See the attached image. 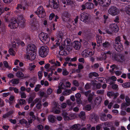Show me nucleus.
I'll return each instance as SVG.
<instances>
[{"label":"nucleus","mask_w":130,"mask_h":130,"mask_svg":"<svg viewBox=\"0 0 130 130\" xmlns=\"http://www.w3.org/2000/svg\"><path fill=\"white\" fill-rule=\"evenodd\" d=\"M69 74V72L67 71L66 69H63L62 72V74L64 76L67 75Z\"/></svg>","instance_id":"nucleus-39"},{"label":"nucleus","mask_w":130,"mask_h":130,"mask_svg":"<svg viewBox=\"0 0 130 130\" xmlns=\"http://www.w3.org/2000/svg\"><path fill=\"white\" fill-rule=\"evenodd\" d=\"M120 37L118 36L116 38L115 43L120 42Z\"/></svg>","instance_id":"nucleus-57"},{"label":"nucleus","mask_w":130,"mask_h":130,"mask_svg":"<svg viewBox=\"0 0 130 130\" xmlns=\"http://www.w3.org/2000/svg\"><path fill=\"white\" fill-rule=\"evenodd\" d=\"M36 106L37 108L39 109L41 108V103L39 102L37 104Z\"/></svg>","instance_id":"nucleus-53"},{"label":"nucleus","mask_w":130,"mask_h":130,"mask_svg":"<svg viewBox=\"0 0 130 130\" xmlns=\"http://www.w3.org/2000/svg\"><path fill=\"white\" fill-rule=\"evenodd\" d=\"M71 92L72 91L70 89L68 90L63 91L62 92V95H67L71 94Z\"/></svg>","instance_id":"nucleus-25"},{"label":"nucleus","mask_w":130,"mask_h":130,"mask_svg":"<svg viewBox=\"0 0 130 130\" xmlns=\"http://www.w3.org/2000/svg\"><path fill=\"white\" fill-rule=\"evenodd\" d=\"M96 41L98 44H99L100 45L101 44L102 40L101 39V37L99 35H97L96 38Z\"/></svg>","instance_id":"nucleus-23"},{"label":"nucleus","mask_w":130,"mask_h":130,"mask_svg":"<svg viewBox=\"0 0 130 130\" xmlns=\"http://www.w3.org/2000/svg\"><path fill=\"white\" fill-rule=\"evenodd\" d=\"M119 18L118 16H117L115 18V19L114 20V21L116 23L119 22Z\"/></svg>","instance_id":"nucleus-62"},{"label":"nucleus","mask_w":130,"mask_h":130,"mask_svg":"<svg viewBox=\"0 0 130 130\" xmlns=\"http://www.w3.org/2000/svg\"><path fill=\"white\" fill-rule=\"evenodd\" d=\"M8 77L10 78H12L14 77V75L11 73L7 75Z\"/></svg>","instance_id":"nucleus-63"},{"label":"nucleus","mask_w":130,"mask_h":130,"mask_svg":"<svg viewBox=\"0 0 130 130\" xmlns=\"http://www.w3.org/2000/svg\"><path fill=\"white\" fill-rule=\"evenodd\" d=\"M40 85H37L35 88L34 90L36 92H37L40 89Z\"/></svg>","instance_id":"nucleus-48"},{"label":"nucleus","mask_w":130,"mask_h":130,"mask_svg":"<svg viewBox=\"0 0 130 130\" xmlns=\"http://www.w3.org/2000/svg\"><path fill=\"white\" fill-rule=\"evenodd\" d=\"M94 52L90 48L84 50L82 53V55L83 57H90L94 55Z\"/></svg>","instance_id":"nucleus-7"},{"label":"nucleus","mask_w":130,"mask_h":130,"mask_svg":"<svg viewBox=\"0 0 130 130\" xmlns=\"http://www.w3.org/2000/svg\"><path fill=\"white\" fill-rule=\"evenodd\" d=\"M61 107L62 108H65L67 106V104L65 103H63L61 104Z\"/></svg>","instance_id":"nucleus-52"},{"label":"nucleus","mask_w":130,"mask_h":130,"mask_svg":"<svg viewBox=\"0 0 130 130\" xmlns=\"http://www.w3.org/2000/svg\"><path fill=\"white\" fill-rule=\"evenodd\" d=\"M64 85L62 83H60L59 85L58 86V88L62 90L64 88Z\"/></svg>","instance_id":"nucleus-64"},{"label":"nucleus","mask_w":130,"mask_h":130,"mask_svg":"<svg viewBox=\"0 0 130 130\" xmlns=\"http://www.w3.org/2000/svg\"><path fill=\"white\" fill-rule=\"evenodd\" d=\"M63 44V46H60L59 47L60 51L59 52V53L60 55H66L68 54L69 53H67V52L65 51H63V50L64 48L66 46H71L72 45V42L71 41L70 39H67L66 40H64V44L61 43Z\"/></svg>","instance_id":"nucleus-2"},{"label":"nucleus","mask_w":130,"mask_h":130,"mask_svg":"<svg viewBox=\"0 0 130 130\" xmlns=\"http://www.w3.org/2000/svg\"><path fill=\"white\" fill-rule=\"evenodd\" d=\"M119 95V93L117 92H116L115 93L113 92L112 96L114 97L113 99H115Z\"/></svg>","instance_id":"nucleus-54"},{"label":"nucleus","mask_w":130,"mask_h":130,"mask_svg":"<svg viewBox=\"0 0 130 130\" xmlns=\"http://www.w3.org/2000/svg\"><path fill=\"white\" fill-rule=\"evenodd\" d=\"M85 115V112L83 111L81 112L79 115V116L80 118H82Z\"/></svg>","instance_id":"nucleus-61"},{"label":"nucleus","mask_w":130,"mask_h":130,"mask_svg":"<svg viewBox=\"0 0 130 130\" xmlns=\"http://www.w3.org/2000/svg\"><path fill=\"white\" fill-rule=\"evenodd\" d=\"M19 122L21 124H25L26 125V126L27 127H28L30 126V124H29L28 125H27V123L26 121L24 119L21 120H20Z\"/></svg>","instance_id":"nucleus-24"},{"label":"nucleus","mask_w":130,"mask_h":130,"mask_svg":"<svg viewBox=\"0 0 130 130\" xmlns=\"http://www.w3.org/2000/svg\"><path fill=\"white\" fill-rule=\"evenodd\" d=\"M73 84L75 86H78L79 85V84L77 81L74 80L73 81Z\"/></svg>","instance_id":"nucleus-60"},{"label":"nucleus","mask_w":130,"mask_h":130,"mask_svg":"<svg viewBox=\"0 0 130 130\" xmlns=\"http://www.w3.org/2000/svg\"><path fill=\"white\" fill-rule=\"evenodd\" d=\"M98 2L100 5L106 7L109 5L111 2V0H99Z\"/></svg>","instance_id":"nucleus-12"},{"label":"nucleus","mask_w":130,"mask_h":130,"mask_svg":"<svg viewBox=\"0 0 130 130\" xmlns=\"http://www.w3.org/2000/svg\"><path fill=\"white\" fill-rule=\"evenodd\" d=\"M53 72L52 71L51 72L48 74V80L50 81H51L52 79V78L51 77V76H52L53 73Z\"/></svg>","instance_id":"nucleus-44"},{"label":"nucleus","mask_w":130,"mask_h":130,"mask_svg":"<svg viewBox=\"0 0 130 130\" xmlns=\"http://www.w3.org/2000/svg\"><path fill=\"white\" fill-rule=\"evenodd\" d=\"M40 101V100L39 99H36L34 101H33L31 103V104L30 105V107L31 108L32 107L35 103L38 102H39Z\"/></svg>","instance_id":"nucleus-27"},{"label":"nucleus","mask_w":130,"mask_h":130,"mask_svg":"<svg viewBox=\"0 0 130 130\" xmlns=\"http://www.w3.org/2000/svg\"><path fill=\"white\" fill-rule=\"evenodd\" d=\"M62 2L64 4H69L71 2V0H62Z\"/></svg>","instance_id":"nucleus-42"},{"label":"nucleus","mask_w":130,"mask_h":130,"mask_svg":"<svg viewBox=\"0 0 130 130\" xmlns=\"http://www.w3.org/2000/svg\"><path fill=\"white\" fill-rule=\"evenodd\" d=\"M73 45L75 49L79 50L81 47V43L80 42L77 41H74L73 43Z\"/></svg>","instance_id":"nucleus-17"},{"label":"nucleus","mask_w":130,"mask_h":130,"mask_svg":"<svg viewBox=\"0 0 130 130\" xmlns=\"http://www.w3.org/2000/svg\"><path fill=\"white\" fill-rule=\"evenodd\" d=\"M101 101V99L100 97L97 98L95 100V103L96 105H98L99 104Z\"/></svg>","instance_id":"nucleus-32"},{"label":"nucleus","mask_w":130,"mask_h":130,"mask_svg":"<svg viewBox=\"0 0 130 130\" xmlns=\"http://www.w3.org/2000/svg\"><path fill=\"white\" fill-rule=\"evenodd\" d=\"M112 88L114 89H118V86L116 84L113 85L112 86Z\"/></svg>","instance_id":"nucleus-51"},{"label":"nucleus","mask_w":130,"mask_h":130,"mask_svg":"<svg viewBox=\"0 0 130 130\" xmlns=\"http://www.w3.org/2000/svg\"><path fill=\"white\" fill-rule=\"evenodd\" d=\"M16 75L18 78L23 77V78H28L29 77V75H24V74L21 72H17L16 73Z\"/></svg>","instance_id":"nucleus-19"},{"label":"nucleus","mask_w":130,"mask_h":130,"mask_svg":"<svg viewBox=\"0 0 130 130\" xmlns=\"http://www.w3.org/2000/svg\"><path fill=\"white\" fill-rule=\"evenodd\" d=\"M37 48L34 44H30L28 45L27 48V58L30 60H34L36 57Z\"/></svg>","instance_id":"nucleus-1"},{"label":"nucleus","mask_w":130,"mask_h":130,"mask_svg":"<svg viewBox=\"0 0 130 130\" xmlns=\"http://www.w3.org/2000/svg\"><path fill=\"white\" fill-rule=\"evenodd\" d=\"M39 37L40 40L44 44L47 43L50 40L48 35L43 32L39 34Z\"/></svg>","instance_id":"nucleus-5"},{"label":"nucleus","mask_w":130,"mask_h":130,"mask_svg":"<svg viewBox=\"0 0 130 130\" xmlns=\"http://www.w3.org/2000/svg\"><path fill=\"white\" fill-rule=\"evenodd\" d=\"M25 101L23 99H21L20 100L19 103L21 105L24 104L25 103Z\"/></svg>","instance_id":"nucleus-55"},{"label":"nucleus","mask_w":130,"mask_h":130,"mask_svg":"<svg viewBox=\"0 0 130 130\" xmlns=\"http://www.w3.org/2000/svg\"><path fill=\"white\" fill-rule=\"evenodd\" d=\"M108 12L109 14L112 16L118 15L120 12L119 10L115 6L111 7L108 9Z\"/></svg>","instance_id":"nucleus-6"},{"label":"nucleus","mask_w":130,"mask_h":130,"mask_svg":"<svg viewBox=\"0 0 130 130\" xmlns=\"http://www.w3.org/2000/svg\"><path fill=\"white\" fill-rule=\"evenodd\" d=\"M124 11L127 14L130 15V5L126 6L125 8Z\"/></svg>","instance_id":"nucleus-22"},{"label":"nucleus","mask_w":130,"mask_h":130,"mask_svg":"<svg viewBox=\"0 0 130 130\" xmlns=\"http://www.w3.org/2000/svg\"><path fill=\"white\" fill-rule=\"evenodd\" d=\"M42 72L41 71H39L38 72V76L40 79H41L42 76Z\"/></svg>","instance_id":"nucleus-46"},{"label":"nucleus","mask_w":130,"mask_h":130,"mask_svg":"<svg viewBox=\"0 0 130 130\" xmlns=\"http://www.w3.org/2000/svg\"><path fill=\"white\" fill-rule=\"evenodd\" d=\"M55 16L54 13H51L49 16V20H52L53 18Z\"/></svg>","instance_id":"nucleus-47"},{"label":"nucleus","mask_w":130,"mask_h":130,"mask_svg":"<svg viewBox=\"0 0 130 130\" xmlns=\"http://www.w3.org/2000/svg\"><path fill=\"white\" fill-rule=\"evenodd\" d=\"M106 126L109 127L111 125V123L110 122H107L105 123L104 124H102V125H104Z\"/></svg>","instance_id":"nucleus-50"},{"label":"nucleus","mask_w":130,"mask_h":130,"mask_svg":"<svg viewBox=\"0 0 130 130\" xmlns=\"http://www.w3.org/2000/svg\"><path fill=\"white\" fill-rule=\"evenodd\" d=\"M4 2L6 4H9L10 3L12 0H3Z\"/></svg>","instance_id":"nucleus-59"},{"label":"nucleus","mask_w":130,"mask_h":130,"mask_svg":"<svg viewBox=\"0 0 130 130\" xmlns=\"http://www.w3.org/2000/svg\"><path fill=\"white\" fill-rule=\"evenodd\" d=\"M29 69L31 71H32V70L36 67V66L33 65L32 63L29 64Z\"/></svg>","instance_id":"nucleus-40"},{"label":"nucleus","mask_w":130,"mask_h":130,"mask_svg":"<svg viewBox=\"0 0 130 130\" xmlns=\"http://www.w3.org/2000/svg\"><path fill=\"white\" fill-rule=\"evenodd\" d=\"M21 97L22 98H25L26 97V94L24 92H21Z\"/></svg>","instance_id":"nucleus-56"},{"label":"nucleus","mask_w":130,"mask_h":130,"mask_svg":"<svg viewBox=\"0 0 130 130\" xmlns=\"http://www.w3.org/2000/svg\"><path fill=\"white\" fill-rule=\"evenodd\" d=\"M106 55L104 53H102L101 54L100 57L97 58V60L98 61H102L106 59Z\"/></svg>","instance_id":"nucleus-21"},{"label":"nucleus","mask_w":130,"mask_h":130,"mask_svg":"<svg viewBox=\"0 0 130 130\" xmlns=\"http://www.w3.org/2000/svg\"><path fill=\"white\" fill-rule=\"evenodd\" d=\"M62 115L63 117V118L64 120H68L71 119L69 117L67 116L66 114H62Z\"/></svg>","instance_id":"nucleus-41"},{"label":"nucleus","mask_w":130,"mask_h":130,"mask_svg":"<svg viewBox=\"0 0 130 130\" xmlns=\"http://www.w3.org/2000/svg\"><path fill=\"white\" fill-rule=\"evenodd\" d=\"M113 92L111 91H109L107 93V95L108 96L111 97L113 95Z\"/></svg>","instance_id":"nucleus-58"},{"label":"nucleus","mask_w":130,"mask_h":130,"mask_svg":"<svg viewBox=\"0 0 130 130\" xmlns=\"http://www.w3.org/2000/svg\"><path fill=\"white\" fill-rule=\"evenodd\" d=\"M58 105L59 104L58 103L55 102H54L52 104L53 107L55 108H57V107Z\"/></svg>","instance_id":"nucleus-43"},{"label":"nucleus","mask_w":130,"mask_h":130,"mask_svg":"<svg viewBox=\"0 0 130 130\" xmlns=\"http://www.w3.org/2000/svg\"><path fill=\"white\" fill-rule=\"evenodd\" d=\"M110 45L107 42H106L103 43V46L104 47L106 48L109 46Z\"/></svg>","instance_id":"nucleus-38"},{"label":"nucleus","mask_w":130,"mask_h":130,"mask_svg":"<svg viewBox=\"0 0 130 130\" xmlns=\"http://www.w3.org/2000/svg\"><path fill=\"white\" fill-rule=\"evenodd\" d=\"M9 52L10 55L12 56H14L15 53L14 51L11 48H10L9 50Z\"/></svg>","instance_id":"nucleus-36"},{"label":"nucleus","mask_w":130,"mask_h":130,"mask_svg":"<svg viewBox=\"0 0 130 130\" xmlns=\"http://www.w3.org/2000/svg\"><path fill=\"white\" fill-rule=\"evenodd\" d=\"M66 87L67 88H69L71 87V83L69 82H66L65 83Z\"/></svg>","instance_id":"nucleus-49"},{"label":"nucleus","mask_w":130,"mask_h":130,"mask_svg":"<svg viewBox=\"0 0 130 130\" xmlns=\"http://www.w3.org/2000/svg\"><path fill=\"white\" fill-rule=\"evenodd\" d=\"M109 30L112 32H117L119 29L118 26L115 23H112L109 25Z\"/></svg>","instance_id":"nucleus-11"},{"label":"nucleus","mask_w":130,"mask_h":130,"mask_svg":"<svg viewBox=\"0 0 130 130\" xmlns=\"http://www.w3.org/2000/svg\"><path fill=\"white\" fill-rule=\"evenodd\" d=\"M90 92V91H88L85 93V95L86 96H87L88 95H89V96L88 98V100L90 102H91L92 99V97L90 96L89 95V93Z\"/></svg>","instance_id":"nucleus-28"},{"label":"nucleus","mask_w":130,"mask_h":130,"mask_svg":"<svg viewBox=\"0 0 130 130\" xmlns=\"http://www.w3.org/2000/svg\"><path fill=\"white\" fill-rule=\"evenodd\" d=\"M18 26V24L17 23L16 19L14 18L11 20L8 25L9 27L11 29H14Z\"/></svg>","instance_id":"nucleus-9"},{"label":"nucleus","mask_w":130,"mask_h":130,"mask_svg":"<svg viewBox=\"0 0 130 130\" xmlns=\"http://www.w3.org/2000/svg\"><path fill=\"white\" fill-rule=\"evenodd\" d=\"M63 37L62 34H61V35H58L57 37L55 38L56 42V45H58L60 44V43H61L62 41L63 40Z\"/></svg>","instance_id":"nucleus-15"},{"label":"nucleus","mask_w":130,"mask_h":130,"mask_svg":"<svg viewBox=\"0 0 130 130\" xmlns=\"http://www.w3.org/2000/svg\"><path fill=\"white\" fill-rule=\"evenodd\" d=\"M89 16V14L85 12H83L81 14V20L85 23L87 22Z\"/></svg>","instance_id":"nucleus-16"},{"label":"nucleus","mask_w":130,"mask_h":130,"mask_svg":"<svg viewBox=\"0 0 130 130\" xmlns=\"http://www.w3.org/2000/svg\"><path fill=\"white\" fill-rule=\"evenodd\" d=\"M104 79L102 77L96 78L95 79V81L91 82V84L93 86V89L95 88H100L101 86V85L100 84L98 83V82H103Z\"/></svg>","instance_id":"nucleus-4"},{"label":"nucleus","mask_w":130,"mask_h":130,"mask_svg":"<svg viewBox=\"0 0 130 130\" xmlns=\"http://www.w3.org/2000/svg\"><path fill=\"white\" fill-rule=\"evenodd\" d=\"M49 4L51 8H57L59 6L58 1V0H49Z\"/></svg>","instance_id":"nucleus-10"},{"label":"nucleus","mask_w":130,"mask_h":130,"mask_svg":"<svg viewBox=\"0 0 130 130\" xmlns=\"http://www.w3.org/2000/svg\"><path fill=\"white\" fill-rule=\"evenodd\" d=\"M34 114V113L33 112H30L29 113L30 117L28 118H27L28 120V123L29 124L31 123L32 122V121L34 120L35 119V117Z\"/></svg>","instance_id":"nucleus-18"},{"label":"nucleus","mask_w":130,"mask_h":130,"mask_svg":"<svg viewBox=\"0 0 130 130\" xmlns=\"http://www.w3.org/2000/svg\"><path fill=\"white\" fill-rule=\"evenodd\" d=\"M48 51L49 48L47 46H42L39 49L38 53L39 55L41 57H45L47 56Z\"/></svg>","instance_id":"nucleus-3"},{"label":"nucleus","mask_w":130,"mask_h":130,"mask_svg":"<svg viewBox=\"0 0 130 130\" xmlns=\"http://www.w3.org/2000/svg\"><path fill=\"white\" fill-rule=\"evenodd\" d=\"M98 76V74L95 72L90 73L89 74V76L90 78H92L93 76L97 77Z\"/></svg>","instance_id":"nucleus-29"},{"label":"nucleus","mask_w":130,"mask_h":130,"mask_svg":"<svg viewBox=\"0 0 130 130\" xmlns=\"http://www.w3.org/2000/svg\"><path fill=\"white\" fill-rule=\"evenodd\" d=\"M100 116L101 117V120L104 121L106 120V117L105 114L103 113H101L100 114Z\"/></svg>","instance_id":"nucleus-30"},{"label":"nucleus","mask_w":130,"mask_h":130,"mask_svg":"<svg viewBox=\"0 0 130 130\" xmlns=\"http://www.w3.org/2000/svg\"><path fill=\"white\" fill-rule=\"evenodd\" d=\"M111 68V70H110L111 72H113L115 70L117 69V67L115 65L113 64L110 66Z\"/></svg>","instance_id":"nucleus-37"},{"label":"nucleus","mask_w":130,"mask_h":130,"mask_svg":"<svg viewBox=\"0 0 130 130\" xmlns=\"http://www.w3.org/2000/svg\"><path fill=\"white\" fill-rule=\"evenodd\" d=\"M85 5L88 9H91L94 8V4L91 3L87 2L85 3Z\"/></svg>","instance_id":"nucleus-20"},{"label":"nucleus","mask_w":130,"mask_h":130,"mask_svg":"<svg viewBox=\"0 0 130 130\" xmlns=\"http://www.w3.org/2000/svg\"><path fill=\"white\" fill-rule=\"evenodd\" d=\"M79 126V124L74 125L71 127L72 130H78V128Z\"/></svg>","instance_id":"nucleus-33"},{"label":"nucleus","mask_w":130,"mask_h":130,"mask_svg":"<svg viewBox=\"0 0 130 130\" xmlns=\"http://www.w3.org/2000/svg\"><path fill=\"white\" fill-rule=\"evenodd\" d=\"M55 117L53 115H49L48 117L49 121L51 122H54Z\"/></svg>","instance_id":"nucleus-26"},{"label":"nucleus","mask_w":130,"mask_h":130,"mask_svg":"<svg viewBox=\"0 0 130 130\" xmlns=\"http://www.w3.org/2000/svg\"><path fill=\"white\" fill-rule=\"evenodd\" d=\"M126 103H123L121 105V108L122 110H124L126 107L130 105V99L127 96L125 98Z\"/></svg>","instance_id":"nucleus-13"},{"label":"nucleus","mask_w":130,"mask_h":130,"mask_svg":"<svg viewBox=\"0 0 130 130\" xmlns=\"http://www.w3.org/2000/svg\"><path fill=\"white\" fill-rule=\"evenodd\" d=\"M36 13L39 18H43L45 15L44 9L42 6L39 7L37 8Z\"/></svg>","instance_id":"nucleus-8"},{"label":"nucleus","mask_w":130,"mask_h":130,"mask_svg":"<svg viewBox=\"0 0 130 130\" xmlns=\"http://www.w3.org/2000/svg\"><path fill=\"white\" fill-rule=\"evenodd\" d=\"M114 47L115 49L118 52H120L123 50V46L120 42L115 43Z\"/></svg>","instance_id":"nucleus-14"},{"label":"nucleus","mask_w":130,"mask_h":130,"mask_svg":"<svg viewBox=\"0 0 130 130\" xmlns=\"http://www.w3.org/2000/svg\"><path fill=\"white\" fill-rule=\"evenodd\" d=\"M3 64L5 67L6 68H8L9 69L11 68V67L9 66L8 62L6 61H4L3 62Z\"/></svg>","instance_id":"nucleus-35"},{"label":"nucleus","mask_w":130,"mask_h":130,"mask_svg":"<svg viewBox=\"0 0 130 130\" xmlns=\"http://www.w3.org/2000/svg\"><path fill=\"white\" fill-rule=\"evenodd\" d=\"M91 86V85L89 83H87L85 85V88L86 89H89Z\"/></svg>","instance_id":"nucleus-45"},{"label":"nucleus","mask_w":130,"mask_h":130,"mask_svg":"<svg viewBox=\"0 0 130 130\" xmlns=\"http://www.w3.org/2000/svg\"><path fill=\"white\" fill-rule=\"evenodd\" d=\"M53 91V90L50 88H48L47 90L46 93L47 95L51 94Z\"/></svg>","instance_id":"nucleus-34"},{"label":"nucleus","mask_w":130,"mask_h":130,"mask_svg":"<svg viewBox=\"0 0 130 130\" xmlns=\"http://www.w3.org/2000/svg\"><path fill=\"white\" fill-rule=\"evenodd\" d=\"M19 82V80L16 79H13L9 82L10 83H11L13 85L17 84Z\"/></svg>","instance_id":"nucleus-31"}]
</instances>
